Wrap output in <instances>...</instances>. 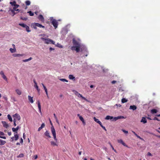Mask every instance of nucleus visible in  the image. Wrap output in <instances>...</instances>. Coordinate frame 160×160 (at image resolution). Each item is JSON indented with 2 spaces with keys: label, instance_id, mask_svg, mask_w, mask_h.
Segmentation results:
<instances>
[{
  "label": "nucleus",
  "instance_id": "09e8293b",
  "mask_svg": "<svg viewBox=\"0 0 160 160\" xmlns=\"http://www.w3.org/2000/svg\"><path fill=\"white\" fill-rule=\"evenodd\" d=\"M21 19L24 20H26L28 19L27 18L21 17Z\"/></svg>",
  "mask_w": 160,
  "mask_h": 160
},
{
  "label": "nucleus",
  "instance_id": "aec40b11",
  "mask_svg": "<svg viewBox=\"0 0 160 160\" xmlns=\"http://www.w3.org/2000/svg\"><path fill=\"white\" fill-rule=\"evenodd\" d=\"M12 56L14 57H22L23 56V55L22 54H13L12 55Z\"/></svg>",
  "mask_w": 160,
  "mask_h": 160
},
{
  "label": "nucleus",
  "instance_id": "5fc2aeb1",
  "mask_svg": "<svg viewBox=\"0 0 160 160\" xmlns=\"http://www.w3.org/2000/svg\"><path fill=\"white\" fill-rule=\"evenodd\" d=\"M153 120H157L158 121H160V120L158 119V118H157V117H155L154 118Z\"/></svg>",
  "mask_w": 160,
  "mask_h": 160
},
{
  "label": "nucleus",
  "instance_id": "ddd939ff",
  "mask_svg": "<svg viewBox=\"0 0 160 160\" xmlns=\"http://www.w3.org/2000/svg\"><path fill=\"white\" fill-rule=\"evenodd\" d=\"M20 128V127L19 126H18L16 128H12V130L13 132H15V133L17 132V131Z\"/></svg>",
  "mask_w": 160,
  "mask_h": 160
},
{
  "label": "nucleus",
  "instance_id": "e2e57ef3",
  "mask_svg": "<svg viewBox=\"0 0 160 160\" xmlns=\"http://www.w3.org/2000/svg\"><path fill=\"white\" fill-rule=\"evenodd\" d=\"M3 98L6 100L7 101L8 100V98L6 97H3Z\"/></svg>",
  "mask_w": 160,
  "mask_h": 160
},
{
  "label": "nucleus",
  "instance_id": "b1692460",
  "mask_svg": "<svg viewBox=\"0 0 160 160\" xmlns=\"http://www.w3.org/2000/svg\"><path fill=\"white\" fill-rule=\"evenodd\" d=\"M15 91L17 93L18 95H20L22 94L21 91L18 89H16Z\"/></svg>",
  "mask_w": 160,
  "mask_h": 160
},
{
  "label": "nucleus",
  "instance_id": "4d7b16f0",
  "mask_svg": "<svg viewBox=\"0 0 160 160\" xmlns=\"http://www.w3.org/2000/svg\"><path fill=\"white\" fill-rule=\"evenodd\" d=\"M54 50V48H52L51 47H50L49 48V50L50 51L53 50Z\"/></svg>",
  "mask_w": 160,
  "mask_h": 160
},
{
  "label": "nucleus",
  "instance_id": "49530a36",
  "mask_svg": "<svg viewBox=\"0 0 160 160\" xmlns=\"http://www.w3.org/2000/svg\"><path fill=\"white\" fill-rule=\"evenodd\" d=\"M11 99L13 102H16V100L15 98L14 97H11Z\"/></svg>",
  "mask_w": 160,
  "mask_h": 160
},
{
  "label": "nucleus",
  "instance_id": "052dcab7",
  "mask_svg": "<svg viewBox=\"0 0 160 160\" xmlns=\"http://www.w3.org/2000/svg\"><path fill=\"white\" fill-rule=\"evenodd\" d=\"M23 140L22 138H21L20 139V142L21 143H23Z\"/></svg>",
  "mask_w": 160,
  "mask_h": 160
},
{
  "label": "nucleus",
  "instance_id": "0eeeda50",
  "mask_svg": "<svg viewBox=\"0 0 160 160\" xmlns=\"http://www.w3.org/2000/svg\"><path fill=\"white\" fill-rule=\"evenodd\" d=\"M19 25L22 26L23 28H26L27 31L28 32H29L31 31V30L29 29V27L26 24L24 23H19Z\"/></svg>",
  "mask_w": 160,
  "mask_h": 160
},
{
  "label": "nucleus",
  "instance_id": "f8f14e48",
  "mask_svg": "<svg viewBox=\"0 0 160 160\" xmlns=\"http://www.w3.org/2000/svg\"><path fill=\"white\" fill-rule=\"evenodd\" d=\"M2 124L3 126L6 128H7L9 127L8 124L5 121H2Z\"/></svg>",
  "mask_w": 160,
  "mask_h": 160
},
{
  "label": "nucleus",
  "instance_id": "ea45409f",
  "mask_svg": "<svg viewBox=\"0 0 160 160\" xmlns=\"http://www.w3.org/2000/svg\"><path fill=\"white\" fill-rule=\"evenodd\" d=\"M26 4L28 6L30 4V2L29 1H27L25 2Z\"/></svg>",
  "mask_w": 160,
  "mask_h": 160
},
{
  "label": "nucleus",
  "instance_id": "680f3d73",
  "mask_svg": "<svg viewBox=\"0 0 160 160\" xmlns=\"http://www.w3.org/2000/svg\"><path fill=\"white\" fill-rule=\"evenodd\" d=\"M13 9L14 10V9ZM14 10H15V11H18V12H19L20 11V10L19 9H14Z\"/></svg>",
  "mask_w": 160,
  "mask_h": 160
},
{
  "label": "nucleus",
  "instance_id": "13d9d810",
  "mask_svg": "<svg viewBox=\"0 0 160 160\" xmlns=\"http://www.w3.org/2000/svg\"><path fill=\"white\" fill-rule=\"evenodd\" d=\"M115 106H117V107H121V105L120 104H116Z\"/></svg>",
  "mask_w": 160,
  "mask_h": 160
},
{
  "label": "nucleus",
  "instance_id": "dca6fc26",
  "mask_svg": "<svg viewBox=\"0 0 160 160\" xmlns=\"http://www.w3.org/2000/svg\"><path fill=\"white\" fill-rule=\"evenodd\" d=\"M34 25H35L37 27H39V28H45V27L44 26L38 23H34Z\"/></svg>",
  "mask_w": 160,
  "mask_h": 160
},
{
  "label": "nucleus",
  "instance_id": "2f4dec72",
  "mask_svg": "<svg viewBox=\"0 0 160 160\" xmlns=\"http://www.w3.org/2000/svg\"><path fill=\"white\" fill-rule=\"evenodd\" d=\"M53 115H54V118H55V120H56V122H57V123L59 125V121H58V118H57V117H56L55 114V113H54L53 114Z\"/></svg>",
  "mask_w": 160,
  "mask_h": 160
},
{
  "label": "nucleus",
  "instance_id": "3c124183",
  "mask_svg": "<svg viewBox=\"0 0 160 160\" xmlns=\"http://www.w3.org/2000/svg\"><path fill=\"white\" fill-rule=\"evenodd\" d=\"M147 155L148 156H152V155L150 152H148V153Z\"/></svg>",
  "mask_w": 160,
  "mask_h": 160
},
{
  "label": "nucleus",
  "instance_id": "a878e982",
  "mask_svg": "<svg viewBox=\"0 0 160 160\" xmlns=\"http://www.w3.org/2000/svg\"><path fill=\"white\" fill-rule=\"evenodd\" d=\"M17 132L14 133V137L15 140H17L18 139V136L17 134Z\"/></svg>",
  "mask_w": 160,
  "mask_h": 160
},
{
  "label": "nucleus",
  "instance_id": "69168bd1",
  "mask_svg": "<svg viewBox=\"0 0 160 160\" xmlns=\"http://www.w3.org/2000/svg\"><path fill=\"white\" fill-rule=\"evenodd\" d=\"M42 86H43V88H44V89H46V87H45V86H44V85L43 84V83H42Z\"/></svg>",
  "mask_w": 160,
  "mask_h": 160
},
{
  "label": "nucleus",
  "instance_id": "cd10ccee",
  "mask_svg": "<svg viewBox=\"0 0 160 160\" xmlns=\"http://www.w3.org/2000/svg\"><path fill=\"white\" fill-rule=\"evenodd\" d=\"M6 143L5 141L0 139V145H4Z\"/></svg>",
  "mask_w": 160,
  "mask_h": 160
},
{
  "label": "nucleus",
  "instance_id": "6e6552de",
  "mask_svg": "<svg viewBox=\"0 0 160 160\" xmlns=\"http://www.w3.org/2000/svg\"><path fill=\"white\" fill-rule=\"evenodd\" d=\"M10 3L12 6H14V7H13L14 9L17 8L19 6V5L16 4V2L15 1H13V2H10Z\"/></svg>",
  "mask_w": 160,
  "mask_h": 160
},
{
  "label": "nucleus",
  "instance_id": "c85d7f7f",
  "mask_svg": "<svg viewBox=\"0 0 160 160\" xmlns=\"http://www.w3.org/2000/svg\"><path fill=\"white\" fill-rule=\"evenodd\" d=\"M32 59V58L31 57H30L28 59L23 60H22V62H28L29 61H30Z\"/></svg>",
  "mask_w": 160,
  "mask_h": 160
},
{
  "label": "nucleus",
  "instance_id": "8fccbe9b",
  "mask_svg": "<svg viewBox=\"0 0 160 160\" xmlns=\"http://www.w3.org/2000/svg\"><path fill=\"white\" fill-rule=\"evenodd\" d=\"M102 148L104 150H105V151H107V148L105 146L103 147Z\"/></svg>",
  "mask_w": 160,
  "mask_h": 160
},
{
  "label": "nucleus",
  "instance_id": "4468645a",
  "mask_svg": "<svg viewBox=\"0 0 160 160\" xmlns=\"http://www.w3.org/2000/svg\"><path fill=\"white\" fill-rule=\"evenodd\" d=\"M4 135L5 134L3 132L0 131V138L3 139H6V137H5L2 136H4Z\"/></svg>",
  "mask_w": 160,
  "mask_h": 160
},
{
  "label": "nucleus",
  "instance_id": "393cba45",
  "mask_svg": "<svg viewBox=\"0 0 160 160\" xmlns=\"http://www.w3.org/2000/svg\"><path fill=\"white\" fill-rule=\"evenodd\" d=\"M45 126V124L44 123H42L41 127L39 128L38 129V131H40Z\"/></svg>",
  "mask_w": 160,
  "mask_h": 160
},
{
  "label": "nucleus",
  "instance_id": "f257e3e1",
  "mask_svg": "<svg viewBox=\"0 0 160 160\" xmlns=\"http://www.w3.org/2000/svg\"><path fill=\"white\" fill-rule=\"evenodd\" d=\"M72 42L74 46L71 47V49L72 50H75L77 52H79L81 47L80 44L74 38L73 39Z\"/></svg>",
  "mask_w": 160,
  "mask_h": 160
},
{
  "label": "nucleus",
  "instance_id": "f3484780",
  "mask_svg": "<svg viewBox=\"0 0 160 160\" xmlns=\"http://www.w3.org/2000/svg\"><path fill=\"white\" fill-rule=\"evenodd\" d=\"M44 135L47 137L50 138H51V136L50 135V133L48 131H46L44 133Z\"/></svg>",
  "mask_w": 160,
  "mask_h": 160
},
{
  "label": "nucleus",
  "instance_id": "e433bc0d",
  "mask_svg": "<svg viewBox=\"0 0 160 160\" xmlns=\"http://www.w3.org/2000/svg\"><path fill=\"white\" fill-rule=\"evenodd\" d=\"M56 46L60 48H62L63 47L62 46L58 43H57Z\"/></svg>",
  "mask_w": 160,
  "mask_h": 160
},
{
  "label": "nucleus",
  "instance_id": "bb28decb",
  "mask_svg": "<svg viewBox=\"0 0 160 160\" xmlns=\"http://www.w3.org/2000/svg\"><path fill=\"white\" fill-rule=\"evenodd\" d=\"M9 50L10 52L12 53H13L14 52H16V48H10L9 49Z\"/></svg>",
  "mask_w": 160,
  "mask_h": 160
},
{
  "label": "nucleus",
  "instance_id": "c756f323",
  "mask_svg": "<svg viewBox=\"0 0 160 160\" xmlns=\"http://www.w3.org/2000/svg\"><path fill=\"white\" fill-rule=\"evenodd\" d=\"M51 144L52 145L54 146H58V144L55 142H54L53 141H51Z\"/></svg>",
  "mask_w": 160,
  "mask_h": 160
},
{
  "label": "nucleus",
  "instance_id": "338daca9",
  "mask_svg": "<svg viewBox=\"0 0 160 160\" xmlns=\"http://www.w3.org/2000/svg\"><path fill=\"white\" fill-rule=\"evenodd\" d=\"M116 81H113L112 82V83L113 84L115 83L116 82Z\"/></svg>",
  "mask_w": 160,
  "mask_h": 160
},
{
  "label": "nucleus",
  "instance_id": "f03ea898",
  "mask_svg": "<svg viewBox=\"0 0 160 160\" xmlns=\"http://www.w3.org/2000/svg\"><path fill=\"white\" fill-rule=\"evenodd\" d=\"M125 118L122 116H118L117 117H113L112 116H107L105 119L106 120H111L112 121H115L119 119H122V118Z\"/></svg>",
  "mask_w": 160,
  "mask_h": 160
},
{
  "label": "nucleus",
  "instance_id": "4be33fe9",
  "mask_svg": "<svg viewBox=\"0 0 160 160\" xmlns=\"http://www.w3.org/2000/svg\"><path fill=\"white\" fill-rule=\"evenodd\" d=\"M28 100L31 103H32L33 102V101L32 97H31L30 96H28Z\"/></svg>",
  "mask_w": 160,
  "mask_h": 160
},
{
  "label": "nucleus",
  "instance_id": "7ed1b4c3",
  "mask_svg": "<svg viewBox=\"0 0 160 160\" xmlns=\"http://www.w3.org/2000/svg\"><path fill=\"white\" fill-rule=\"evenodd\" d=\"M41 39L44 41V43L45 44H55V42L52 40L49 39V38H41Z\"/></svg>",
  "mask_w": 160,
  "mask_h": 160
},
{
  "label": "nucleus",
  "instance_id": "6ab92c4d",
  "mask_svg": "<svg viewBox=\"0 0 160 160\" xmlns=\"http://www.w3.org/2000/svg\"><path fill=\"white\" fill-rule=\"evenodd\" d=\"M68 78L74 81L75 80V78L72 75H69Z\"/></svg>",
  "mask_w": 160,
  "mask_h": 160
},
{
  "label": "nucleus",
  "instance_id": "72a5a7b5",
  "mask_svg": "<svg viewBox=\"0 0 160 160\" xmlns=\"http://www.w3.org/2000/svg\"><path fill=\"white\" fill-rule=\"evenodd\" d=\"M93 118L94 121L99 124L101 122L98 119H97L95 117H94Z\"/></svg>",
  "mask_w": 160,
  "mask_h": 160
},
{
  "label": "nucleus",
  "instance_id": "de8ad7c7",
  "mask_svg": "<svg viewBox=\"0 0 160 160\" xmlns=\"http://www.w3.org/2000/svg\"><path fill=\"white\" fill-rule=\"evenodd\" d=\"M122 132L124 133H126V134H128V131H126L125 130H124V129H122Z\"/></svg>",
  "mask_w": 160,
  "mask_h": 160
},
{
  "label": "nucleus",
  "instance_id": "0e129e2a",
  "mask_svg": "<svg viewBox=\"0 0 160 160\" xmlns=\"http://www.w3.org/2000/svg\"><path fill=\"white\" fill-rule=\"evenodd\" d=\"M132 132L136 136H137V134L134 131H132Z\"/></svg>",
  "mask_w": 160,
  "mask_h": 160
},
{
  "label": "nucleus",
  "instance_id": "864d4df0",
  "mask_svg": "<svg viewBox=\"0 0 160 160\" xmlns=\"http://www.w3.org/2000/svg\"><path fill=\"white\" fill-rule=\"evenodd\" d=\"M0 74L2 76L4 75V73L2 71H1L0 72Z\"/></svg>",
  "mask_w": 160,
  "mask_h": 160
},
{
  "label": "nucleus",
  "instance_id": "20e7f679",
  "mask_svg": "<svg viewBox=\"0 0 160 160\" xmlns=\"http://www.w3.org/2000/svg\"><path fill=\"white\" fill-rule=\"evenodd\" d=\"M50 19L52 21V23L55 28V29L57 28L58 26V22L55 19H53L52 17H50Z\"/></svg>",
  "mask_w": 160,
  "mask_h": 160
},
{
  "label": "nucleus",
  "instance_id": "1a4fd4ad",
  "mask_svg": "<svg viewBox=\"0 0 160 160\" xmlns=\"http://www.w3.org/2000/svg\"><path fill=\"white\" fill-rule=\"evenodd\" d=\"M12 117L13 118H15L16 120H18V121H19L21 119L20 116L19 114L17 113H16L14 115H13Z\"/></svg>",
  "mask_w": 160,
  "mask_h": 160
},
{
  "label": "nucleus",
  "instance_id": "c9c22d12",
  "mask_svg": "<svg viewBox=\"0 0 160 160\" xmlns=\"http://www.w3.org/2000/svg\"><path fill=\"white\" fill-rule=\"evenodd\" d=\"M33 82L34 83V87L38 89V86L37 85V83L36 81L35 80H33Z\"/></svg>",
  "mask_w": 160,
  "mask_h": 160
},
{
  "label": "nucleus",
  "instance_id": "c03bdc74",
  "mask_svg": "<svg viewBox=\"0 0 160 160\" xmlns=\"http://www.w3.org/2000/svg\"><path fill=\"white\" fill-rule=\"evenodd\" d=\"M16 120L15 118H14L13 119V124L14 126L15 127L17 125L16 123Z\"/></svg>",
  "mask_w": 160,
  "mask_h": 160
},
{
  "label": "nucleus",
  "instance_id": "9d476101",
  "mask_svg": "<svg viewBox=\"0 0 160 160\" xmlns=\"http://www.w3.org/2000/svg\"><path fill=\"white\" fill-rule=\"evenodd\" d=\"M118 143L122 144L124 146L127 147H128V146L123 142L122 139H118Z\"/></svg>",
  "mask_w": 160,
  "mask_h": 160
},
{
  "label": "nucleus",
  "instance_id": "6e6d98bb",
  "mask_svg": "<svg viewBox=\"0 0 160 160\" xmlns=\"http://www.w3.org/2000/svg\"><path fill=\"white\" fill-rule=\"evenodd\" d=\"M136 137H137L138 138H139L140 139H141V140H143V139L142 138H141V137H140L138 135H137V136H136Z\"/></svg>",
  "mask_w": 160,
  "mask_h": 160
},
{
  "label": "nucleus",
  "instance_id": "9b49d317",
  "mask_svg": "<svg viewBox=\"0 0 160 160\" xmlns=\"http://www.w3.org/2000/svg\"><path fill=\"white\" fill-rule=\"evenodd\" d=\"M37 102L38 103V108L39 112L41 113V114L42 115V113L41 110V106L40 105V102L39 100L37 101Z\"/></svg>",
  "mask_w": 160,
  "mask_h": 160
},
{
  "label": "nucleus",
  "instance_id": "473e14b6",
  "mask_svg": "<svg viewBox=\"0 0 160 160\" xmlns=\"http://www.w3.org/2000/svg\"><path fill=\"white\" fill-rule=\"evenodd\" d=\"M157 112V110L156 109H152L151 110V112L152 114L156 113Z\"/></svg>",
  "mask_w": 160,
  "mask_h": 160
},
{
  "label": "nucleus",
  "instance_id": "a18cd8bd",
  "mask_svg": "<svg viewBox=\"0 0 160 160\" xmlns=\"http://www.w3.org/2000/svg\"><path fill=\"white\" fill-rule=\"evenodd\" d=\"M24 156V154L23 153L20 154L18 157V158L22 157Z\"/></svg>",
  "mask_w": 160,
  "mask_h": 160
},
{
  "label": "nucleus",
  "instance_id": "603ef678",
  "mask_svg": "<svg viewBox=\"0 0 160 160\" xmlns=\"http://www.w3.org/2000/svg\"><path fill=\"white\" fill-rule=\"evenodd\" d=\"M111 147L112 148V149L114 150V151L115 152H116V151L114 149V148L112 146V145H111Z\"/></svg>",
  "mask_w": 160,
  "mask_h": 160
},
{
  "label": "nucleus",
  "instance_id": "7c9ffc66",
  "mask_svg": "<svg viewBox=\"0 0 160 160\" xmlns=\"http://www.w3.org/2000/svg\"><path fill=\"white\" fill-rule=\"evenodd\" d=\"M9 120V121L12 122V119L11 116L10 115L8 114L7 116Z\"/></svg>",
  "mask_w": 160,
  "mask_h": 160
},
{
  "label": "nucleus",
  "instance_id": "2eb2a0df",
  "mask_svg": "<svg viewBox=\"0 0 160 160\" xmlns=\"http://www.w3.org/2000/svg\"><path fill=\"white\" fill-rule=\"evenodd\" d=\"M141 122H142L143 123H147V120L146 118L145 117H143L141 120Z\"/></svg>",
  "mask_w": 160,
  "mask_h": 160
},
{
  "label": "nucleus",
  "instance_id": "423d86ee",
  "mask_svg": "<svg viewBox=\"0 0 160 160\" xmlns=\"http://www.w3.org/2000/svg\"><path fill=\"white\" fill-rule=\"evenodd\" d=\"M51 131L53 136V138L54 140L56 141V142H57L58 140L56 138V131L53 126H52L51 127Z\"/></svg>",
  "mask_w": 160,
  "mask_h": 160
},
{
  "label": "nucleus",
  "instance_id": "bf43d9fd",
  "mask_svg": "<svg viewBox=\"0 0 160 160\" xmlns=\"http://www.w3.org/2000/svg\"><path fill=\"white\" fill-rule=\"evenodd\" d=\"M45 35L44 34H40L39 35V36H43V37H44L45 36Z\"/></svg>",
  "mask_w": 160,
  "mask_h": 160
},
{
  "label": "nucleus",
  "instance_id": "39448f33",
  "mask_svg": "<svg viewBox=\"0 0 160 160\" xmlns=\"http://www.w3.org/2000/svg\"><path fill=\"white\" fill-rule=\"evenodd\" d=\"M73 92H74L76 96H77L79 98H81L82 99L87 101V102H88V101L87 99L85 97L82 96L81 94L76 91L73 90Z\"/></svg>",
  "mask_w": 160,
  "mask_h": 160
},
{
  "label": "nucleus",
  "instance_id": "79ce46f5",
  "mask_svg": "<svg viewBox=\"0 0 160 160\" xmlns=\"http://www.w3.org/2000/svg\"><path fill=\"white\" fill-rule=\"evenodd\" d=\"M10 11H11L12 13L13 14V16H14V15L16 14V13L15 12V11L13 9H11Z\"/></svg>",
  "mask_w": 160,
  "mask_h": 160
},
{
  "label": "nucleus",
  "instance_id": "412c9836",
  "mask_svg": "<svg viewBox=\"0 0 160 160\" xmlns=\"http://www.w3.org/2000/svg\"><path fill=\"white\" fill-rule=\"evenodd\" d=\"M129 109L134 110L137 109V107L135 105H131L130 106Z\"/></svg>",
  "mask_w": 160,
  "mask_h": 160
},
{
  "label": "nucleus",
  "instance_id": "4c0bfd02",
  "mask_svg": "<svg viewBox=\"0 0 160 160\" xmlns=\"http://www.w3.org/2000/svg\"><path fill=\"white\" fill-rule=\"evenodd\" d=\"M31 26L34 29H37V26H36L35 25H34V23H32V24H31Z\"/></svg>",
  "mask_w": 160,
  "mask_h": 160
},
{
  "label": "nucleus",
  "instance_id": "a211bd4d",
  "mask_svg": "<svg viewBox=\"0 0 160 160\" xmlns=\"http://www.w3.org/2000/svg\"><path fill=\"white\" fill-rule=\"evenodd\" d=\"M38 19L41 21L43 22L44 21V18L43 16L42 15H40L38 17Z\"/></svg>",
  "mask_w": 160,
  "mask_h": 160
},
{
  "label": "nucleus",
  "instance_id": "5701e85b",
  "mask_svg": "<svg viewBox=\"0 0 160 160\" xmlns=\"http://www.w3.org/2000/svg\"><path fill=\"white\" fill-rule=\"evenodd\" d=\"M79 119L82 121L83 124L85 125L86 124V123L83 117L81 116L79 118Z\"/></svg>",
  "mask_w": 160,
  "mask_h": 160
},
{
  "label": "nucleus",
  "instance_id": "a19ab883",
  "mask_svg": "<svg viewBox=\"0 0 160 160\" xmlns=\"http://www.w3.org/2000/svg\"><path fill=\"white\" fill-rule=\"evenodd\" d=\"M127 101V100L124 98H123L122 100V102L123 103L126 102Z\"/></svg>",
  "mask_w": 160,
  "mask_h": 160
},
{
  "label": "nucleus",
  "instance_id": "58836bf2",
  "mask_svg": "<svg viewBox=\"0 0 160 160\" xmlns=\"http://www.w3.org/2000/svg\"><path fill=\"white\" fill-rule=\"evenodd\" d=\"M28 13H29V14L30 16H33L34 15L33 13L31 11L28 12Z\"/></svg>",
  "mask_w": 160,
  "mask_h": 160
},
{
  "label": "nucleus",
  "instance_id": "f704fd0d",
  "mask_svg": "<svg viewBox=\"0 0 160 160\" xmlns=\"http://www.w3.org/2000/svg\"><path fill=\"white\" fill-rule=\"evenodd\" d=\"M59 80H60L61 81H62L63 82H68V81L67 80V79H64V78H60L59 79Z\"/></svg>",
  "mask_w": 160,
  "mask_h": 160
},
{
  "label": "nucleus",
  "instance_id": "37998d69",
  "mask_svg": "<svg viewBox=\"0 0 160 160\" xmlns=\"http://www.w3.org/2000/svg\"><path fill=\"white\" fill-rule=\"evenodd\" d=\"M2 78L4 79L6 81H7L8 79L5 76V75H3L2 76Z\"/></svg>",
  "mask_w": 160,
  "mask_h": 160
},
{
  "label": "nucleus",
  "instance_id": "774afa93",
  "mask_svg": "<svg viewBox=\"0 0 160 160\" xmlns=\"http://www.w3.org/2000/svg\"><path fill=\"white\" fill-rule=\"evenodd\" d=\"M34 159H36L38 158V156L37 155H36L35 156H34Z\"/></svg>",
  "mask_w": 160,
  "mask_h": 160
}]
</instances>
